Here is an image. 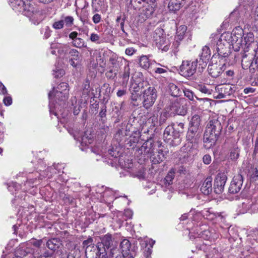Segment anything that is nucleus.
<instances>
[{
    "mask_svg": "<svg viewBox=\"0 0 258 258\" xmlns=\"http://www.w3.org/2000/svg\"><path fill=\"white\" fill-rule=\"evenodd\" d=\"M163 33V29L157 28L154 32V38L158 48L162 51H167L169 48L170 45L168 42L166 41Z\"/></svg>",
    "mask_w": 258,
    "mask_h": 258,
    "instance_id": "0eeeda50",
    "label": "nucleus"
},
{
    "mask_svg": "<svg viewBox=\"0 0 258 258\" xmlns=\"http://www.w3.org/2000/svg\"><path fill=\"white\" fill-rule=\"evenodd\" d=\"M108 71L105 73L106 77L109 80H114L117 77L118 69L115 68H108Z\"/></svg>",
    "mask_w": 258,
    "mask_h": 258,
    "instance_id": "cd10ccee",
    "label": "nucleus"
},
{
    "mask_svg": "<svg viewBox=\"0 0 258 258\" xmlns=\"http://www.w3.org/2000/svg\"><path fill=\"white\" fill-rule=\"evenodd\" d=\"M203 162L205 164H209L211 162V157L208 154L205 155L203 158Z\"/></svg>",
    "mask_w": 258,
    "mask_h": 258,
    "instance_id": "bf43d9fd",
    "label": "nucleus"
},
{
    "mask_svg": "<svg viewBox=\"0 0 258 258\" xmlns=\"http://www.w3.org/2000/svg\"><path fill=\"white\" fill-rule=\"evenodd\" d=\"M250 181L252 182L258 181V169L256 168H255L254 171L251 175Z\"/></svg>",
    "mask_w": 258,
    "mask_h": 258,
    "instance_id": "5fc2aeb1",
    "label": "nucleus"
},
{
    "mask_svg": "<svg viewBox=\"0 0 258 258\" xmlns=\"http://www.w3.org/2000/svg\"><path fill=\"white\" fill-rule=\"evenodd\" d=\"M253 151L252 153V157L253 159H256V156L258 154V144L254 143L253 145Z\"/></svg>",
    "mask_w": 258,
    "mask_h": 258,
    "instance_id": "4d7b16f0",
    "label": "nucleus"
},
{
    "mask_svg": "<svg viewBox=\"0 0 258 258\" xmlns=\"http://www.w3.org/2000/svg\"><path fill=\"white\" fill-rule=\"evenodd\" d=\"M254 42V36L253 33H248L244 36L241 40V45H245V46L248 47L251 43Z\"/></svg>",
    "mask_w": 258,
    "mask_h": 258,
    "instance_id": "bb28decb",
    "label": "nucleus"
},
{
    "mask_svg": "<svg viewBox=\"0 0 258 258\" xmlns=\"http://www.w3.org/2000/svg\"><path fill=\"white\" fill-rule=\"evenodd\" d=\"M227 180V176L225 173H219L217 175L213 185V189L216 194L223 192Z\"/></svg>",
    "mask_w": 258,
    "mask_h": 258,
    "instance_id": "f8f14e48",
    "label": "nucleus"
},
{
    "mask_svg": "<svg viewBox=\"0 0 258 258\" xmlns=\"http://www.w3.org/2000/svg\"><path fill=\"white\" fill-rule=\"evenodd\" d=\"M146 15L148 17L151 16L154 12V8L150 6H148V7L146 9Z\"/></svg>",
    "mask_w": 258,
    "mask_h": 258,
    "instance_id": "6e6d98bb",
    "label": "nucleus"
},
{
    "mask_svg": "<svg viewBox=\"0 0 258 258\" xmlns=\"http://www.w3.org/2000/svg\"><path fill=\"white\" fill-rule=\"evenodd\" d=\"M69 85L66 82L60 83L57 87L56 91H62L64 92L63 97L65 98L67 94H69Z\"/></svg>",
    "mask_w": 258,
    "mask_h": 258,
    "instance_id": "f704fd0d",
    "label": "nucleus"
},
{
    "mask_svg": "<svg viewBox=\"0 0 258 258\" xmlns=\"http://www.w3.org/2000/svg\"><path fill=\"white\" fill-rule=\"evenodd\" d=\"M184 131V123L183 122L167 126L164 132V141L171 146L179 145L181 143V136Z\"/></svg>",
    "mask_w": 258,
    "mask_h": 258,
    "instance_id": "f03ea898",
    "label": "nucleus"
},
{
    "mask_svg": "<svg viewBox=\"0 0 258 258\" xmlns=\"http://www.w3.org/2000/svg\"><path fill=\"white\" fill-rule=\"evenodd\" d=\"M243 182V177L240 174L234 176L228 188V191L232 194L238 193L241 189Z\"/></svg>",
    "mask_w": 258,
    "mask_h": 258,
    "instance_id": "4468645a",
    "label": "nucleus"
},
{
    "mask_svg": "<svg viewBox=\"0 0 258 258\" xmlns=\"http://www.w3.org/2000/svg\"><path fill=\"white\" fill-rule=\"evenodd\" d=\"M232 140L228 139L226 143L229 145L230 158L233 161H236L239 157L240 149L237 143L232 142Z\"/></svg>",
    "mask_w": 258,
    "mask_h": 258,
    "instance_id": "dca6fc26",
    "label": "nucleus"
},
{
    "mask_svg": "<svg viewBox=\"0 0 258 258\" xmlns=\"http://www.w3.org/2000/svg\"><path fill=\"white\" fill-rule=\"evenodd\" d=\"M198 89L203 93L208 94H211V90L207 88V87L205 85H199L198 87Z\"/></svg>",
    "mask_w": 258,
    "mask_h": 258,
    "instance_id": "3c124183",
    "label": "nucleus"
},
{
    "mask_svg": "<svg viewBox=\"0 0 258 258\" xmlns=\"http://www.w3.org/2000/svg\"><path fill=\"white\" fill-rule=\"evenodd\" d=\"M64 25L63 20H60L55 22L53 24V27L55 29H60L63 28Z\"/></svg>",
    "mask_w": 258,
    "mask_h": 258,
    "instance_id": "8fccbe9b",
    "label": "nucleus"
},
{
    "mask_svg": "<svg viewBox=\"0 0 258 258\" xmlns=\"http://www.w3.org/2000/svg\"><path fill=\"white\" fill-rule=\"evenodd\" d=\"M203 131L202 120L198 114L193 115L189 123L186 134V140L190 143H197L201 137Z\"/></svg>",
    "mask_w": 258,
    "mask_h": 258,
    "instance_id": "7ed1b4c3",
    "label": "nucleus"
},
{
    "mask_svg": "<svg viewBox=\"0 0 258 258\" xmlns=\"http://www.w3.org/2000/svg\"><path fill=\"white\" fill-rule=\"evenodd\" d=\"M208 60H202L200 59V60H198V66H199L198 68V72L200 73L202 72L204 69L207 67V62Z\"/></svg>",
    "mask_w": 258,
    "mask_h": 258,
    "instance_id": "58836bf2",
    "label": "nucleus"
},
{
    "mask_svg": "<svg viewBox=\"0 0 258 258\" xmlns=\"http://www.w3.org/2000/svg\"><path fill=\"white\" fill-rule=\"evenodd\" d=\"M61 245V241L57 238L50 239L46 242V246L53 251L57 250Z\"/></svg>",
    "mask_w": 258,
    "mask_h": 258,
    "instance_id": "4be33fe9",
    "label": "nucleus"
},
{
    "mask_svg": "<svg viewBox=\"0 0 258 258\" xmlns=\"http://www.w3.org/2000/svg\"><path fill=\"white\" fill-rule=\"evenodd\" d=\"M232 33H225L221 35L219 40H221L222 42H223V41H226L228 42L229 44H231L232 45Z\"/></svg>",
    "mask_w": 258,
    "mask_h": 258,
    "instance_id": "4c0bfd02",
    "label": "nucleus"
},
{
    "mask_svg": "<svg viewBox=\"0 0 258 258\" xmlns=\"http://www.w3.org/2000/svg\"><path fill=\"white\" fill-rule=\"evenodd\" d=\"M109 62L110 63V65L108 67L111 68H115V69H118L119 68V64L116 60L113 58H110L109 59Z\"/></svg>",
    "mask_w": 258,
    "mask_h": 258,
    "instance_id": "c03bdc74",
    "label": "nucleus"
},
{
    "mask_svg": "<svg viewBox=\"0 0 258 258\" xmlns=\"http://www.w3.org/2000/svg\"><path fill=\"white\" fill-rule=\"evenodd\" d=\"M184 96L188 98L190 100L194 101V93L189 89H185L183 91Z\"/></svg>",
    "mask_w": 258,
    "mask_h": 258,
    "instance_id": "37998d69",
    "label": "nucleus"
},
{
    "mask_svg": "<svg viewBox=\"0 0 258 258\" xmlns=\"http://www.w3.org/2000/svg\"><path fill=\"white\" fill-rule=\"evenodd\" d=\"M185 0H170L168 8L170 11L175 13L183 6Z\"/></svg>",
    "mask_w": 258,
    "mask_h": 258,
    "instance_id": "412c9836",
    "label": "nucleus"
},
{
    "mask_svg": "<svg viewBox=\"0 0 258 258\" xmlns=\"http://www.w3.org/2000/svg\"><path fill=\"white\" fill-rule=\"evenodd\" d=\"M137 133H140L137 127L134 126V125L132 123H128L127 124L125 133L126 136L136 134Z\"/></svg>",
    "mask_w": 258,
    "mask_h": 258,
    "instance_id": "473e14b6",
    "label": "nucleus"
},
{
    "mask_svg": "<svg viewBox=\"0 0 258 258\" xmlns=\"http://www.w3.org/2000/svg\"><path fill=\"white\" fill-rule=\"evenodd\" d=\"M231 44H229L228 42L226 41H223L222 42L221 40H218L217 42L216 49L217 53H215L212 57V61H214V58L218 57V58L220 59V61L223 60L224 62H225L226 58H227L231 53L230 46Z\"/></svg>",
    "mask_w": 258,
    "mask_h": 258,
    "instance_id": "20e7f679",
    "label": "nucleus"
},
{
    "mask_svg": "<svg viewBox=\"0 0 258 258\" xmlns=\"http://www.w3.org/2000/svg\"><path fill=\"white\" fill-rule=\"evenodd\" d=\"M64 92L59 91H56L54 96L60 101L64 102L68 98L69 94H67L66 98L63 97Z\"/></svg>",
    "mask_w": 258,
    "mask_h": 258,
    "instance_id": "a19ab883",
    "label": "nucleus"
},
{
    "mask_svg": "<svg viewBox=\"0 0 258 258\" xmlns=\"http://www.w3.org/2000/svg\"><path fill=\"white\" fill-rule=\"evenodd\" d=\"M0 93L3 95L7 94V89L1 82H0Z\"/></svg>",
    "mask_w": 258,
    "mask_h": 258,
    "instance_id": "338daca9",
    "label": "nucleus"
},
{
    "mask_svg": "<svg viewBox=\"0 0 258 258\" xmlns=\"http://www.w3.org/2000/svg\"><path fill=\"white\" fill-rule=\"evenodd\" d=\"M130 91L131 93H135V94H138L140 91H141V90L138 87L137 83H133L131 85Z\"/></svg>",
    "mask_w": 258,
    "mask_h": 258,
    "instance_id": "49530a36",
    "label": "nucleus"
},
{
    "mask_svg": "<svg viewBox=\"0 0 258 258\" xmlns=\"http://www.w3.org/2000/svg\"><path fill=\"white\" fill-rule=\"evenodd\" d=\"M186 30V27L184 25L180 26L179 28H177L176 34L177 36L178 37L179 39H181L182 38L183 35H184Z\"/></svg>",
    "mask_w": 258,
    "mask_h": 258,
    "instance_id": "79ce46f5",
    "label": "nucleus"
},
{
    "mask_svg": "<svg viewBox=\"0 0 258 258\" xmlns=\"http://www.w3.org/2000/svg\"><path fill=\"white\" fill-rule=\"evenodd\" d=\"M241 65L243 69H249L250 75L255 73L256 69H258V56L254 57L252 55L248 56L247 54H244L241 60Z\"/></svg>",
    "mask_w": 258,
    "mask_h": 258,
    "instance_id": "1a4fd4ad",
    "label": "nucleus"
},
{
    "mask_svg": "<svg viewBox=\"0 0 258 258\" xmlns=\"http://www.w3.org/2000/svg\"><path fill=\"white\" fill-rule=\"evenodd\" d=\"M10 1L14 9L22 11L23 7H25V9H27V5H25V1L23 0H10Z\"/></svg>",
    "mask_w": 258,
    "mask_h": 258,
    "instance_id": "393cba45",
    "label": "nucleus"
},
{
    "mask_svg": "<svg viewBox=\"0 0 258 258\" xmlns=\"http://www.w3.org/2000/svg\"><path fill=\"white\" fill-rule=\"evenodd\" d=\"M211 51L209 47L207 46H205L202 49V52L200 59L209 61Z\"/></svg>",
    "mask_w": 258,
    "mask_h": 258,
    "instance_id": "7c9ffc66",
    "label": "nucleus"
},
{
    "mask_svg": "<svg viewBox=\"0 0 258 258\" xmlns=\"http://www.w3.org/2000/svg\"><path fill=\"white\" fill-rule=\"evenodd\" d=\"M93 244V239L92 238H88L87 240H85L83 242V247H85V248H88Z\"/></svg>",
    "mask_w": 258,
    "mask_h": 258,
    "instance_id": "603ef678",
    "label": "nucleus"
},
{
    "mask_svg": "<svg viewBox=\"0 0 258 258\" xmlns=\"http://www.w3.org/2000/svg\"><path fill=\"white\" fill-rule=\"evenodd\" d=\"M30 242L31 244L34 246L35 247L39 248L42 244V240L41 239L36 240L35 239H31Z\"/></svg>",
    "mask_w": 258,
    "mask_h": 258,
    "instance_id": "864d4df0",
    "label": "nucleus"
},
{
    "mask_svg": "<svg viewBox=\"0 0 258 258\" xmlns=\"http://www.w3.org/2000/svg\"><path fill=\"white\" fill-rule=\"evenodd\" d=\"M187 105L186 100L180 98L171 103L170 109L175 114L184 116L187 111Z\"/></svg>",
    "mask_w": 258,
    "mask_h": 258,
    "instance_id": "6e6552de",
    "label": "nucleus"
},
{
    "mask_svg": "<svg viewBox=\"0 0 258 258\" xmlns=\"http://www.w3.org/2000/svg\"><path fill=\"white\" fill-rule=\"evenodd\" d=\"M223 129L221 122L217 119L210 120L208 123L203 136V141L208 147L214 146L220 137Z\"/></svg>",
    "mask_w": 258,
    "mask_h": 258,
    "instance_id": "f257e3e1",
    "label": "nucleus"
},
{
    "mask_svg": "<svg viewBox=\"0 0 258 258\" xmlns=\"http://www.w3.org/2000/svg\"><path fill=\"white\" fill-rule=\"evenodd\" d=\"M158 154H151L150 159L153 164H156L160 163L165 159V155L168 152L167 149H157Z\"/></svg>",
    "mask_w": 258,
    "mask_h": 258,
    "instance_id": "f3484780",
    "label": "nucleus"
},
{
    "mask_svg": "<svg viewBox=\"0 0 258 258\" xmlns=\"http://www.w3.org/2000/svg\"><path fill=\"white\" fill-rule=\"evenodd\" d=\"M64 74V71L63 70L60 69L58 70L57 71L55 72L53 74L55 78H58L60 77H62Z\"/></svg>",
    "mask_w": 258,
    "mask_h": 258,
    "instance_id": "052dcab7",
    "label": "nucleus"
},
{
    "mask_svg": "<svg viewBox=\"0 0 258 258\" xmlns=\"http://www.w3.org/2000/svg\"><path fill=\"white\" fill-rule=\"evenodd\" d=\"M139 64L140 67L142 68L145 70L148 69L150 66L149 58L146 55H143L141 56L139 60Z\"/></svg>",
    "mask_w": 258,
    "mask_h": 258,
    "instance_id": "c756f323",
    "label": "nucleus"
},
{
    "mask_svg": "<svg viewBox=\"0 0 258 258\" xmlns=\"http://www.w3.org/2000/svg\"><path fill=\"white\" fill-rule=\"evenodd\" d=\"M118 244L116 245L112 246L109 248L107 250H105L106 255H105L106 258H118L120 256V254H122V248L120 246L121 250L120 251L118 247ZM120 246V245H119Z\"/></svg>",
    "mask_w": 258,
    "mask_h": 258,
    "instance_id": "6ab92c4d",
    "label": "nucleus"
},
{
    "mask_svg": "<svg viewBox=\"0 0 258 258\" xmlns=\"http://www.w3.org/2000/svg\"><path fill=\"white\" fill-rule=\"evenodd\" d=\"M64 21L66 23V25L70 26L73 24L74 18L72 16H67L64 18Z\"/></svg>",
    "mask_w": 258,
    "mask_h": 258,
    "instance_id": "680f3d73",
    "label": "nucleus"
},
{
    "mask_svg": "<svg viewBox=\"0 0 258 258\" xmlns=\"http://www.w3.org/2000/svg\"><path fill=\"white\" fill-rule=\"evenodd\" d=\"M129 136L131 139L127 143V144L129 145L130 147L134 148L139 142L140 133H136V134H131Z\"/></svg>",
    "mask_w": 258,
    "mask_h": 258,
    "instance_id": "c85d7f7f",
    "label": "nucleus"
},
{
    "mask_svg": "<svg viewBox=\"0 0 258 258\" xmlns=\"http://www.w3.org/2000/svg\"><path fill=\"white\" fill-rule=\"evenodd\" d=\"M123 258H134L136 255V247L132 246L130 241L124 239L120 242Z\"/></svg>",
    "mask_w": 258,
    "mask_h": 258,
    "instance_id": "9b49d317",
    "label": "nucleus"
},
{
    "mask_svg": "<svg viewBox=\"0 0 258 258\" xmlns=\"http://www.w3.org/2000/svg\"><path fill=\"white\" fill-rule=\"evenodd\" d=\"M251 19V24L253 27H254L256 30H258V5L254 11L252 12Z\"/></svg>",
    "mask_w": 258,
    "mask_h": 258,
    "instance_id": "2f4dec72",
    "label": "nucleus"
},
{
    "mask_svg": "<svg viewBox=\"0 0 258 258\" xmlns=\"http://www.w3.org/2000/svg\"><path fill=\"white\" fill-rule=\"evenodd\" d=\"M72 44L74 47L78 48L87 47V45H85V42L81 38L75 39L74 41H72Z\"/></svg>",
    "mask_w": 258,
    "mask_h": 258,
    "instance_id": "e433bc0d",
    "label": "nucleus"
},
{
    "mask_svg": "<svg viewBox=\"0 0 258 258\" xmlns=\"http://www.w3.org/2000/svg\"><path fill=\"white\" fill-rule=\"evenodd\" d=\"M225 66V62L222 63H214L209 64L208 71L209 75L213 78L219 77L223 72V68Z\"/></svg>",
    "mask_w": 258,
    "mask_h": 258,
    "instance_id": "2eb2a0df",
    "label": "nucleus"
},
{
    "mask_svg": "<svg viewBox=\"0 0 258 258\" xmlns=\"http://www.w3.org/2000/svg\"><path fill=\"white\" fill-rule=\"evenodd\" d=\"M169 92L170 95L173 97H177L180 95L181 91L179 87L173 83H169Z\"/></svg>",
    "mask_w": 258,
    "mask_h": 258,
    "instance_id": "a878e982",
    "label": "nucleus"
},
{
    "mask_svg": "<svg viewBox=\"0 0 258 258\" xmlns=\"http://www.w3.org/2000/svg\"><path fill=\"white\" fill-rule=\"evenodd\" d=\"M83 90L84 94H89L90 91V81L88 78H86L83 85Z\"/></svg>",
    "mask_w": 258,
    "mask_h": 258,
    "instance_id": "ea45409f",
    "label": "nucleus"
},
{
    "mask_svg": "<svg viewBox=\"0 0 258 258\" xmlns=\"http://www.w3.org/2000/svg\"><path fill=\"white\" fill-rule=\"evenodd\" d=\"M99 239V245L106 250L118 244L115 238L109 233L100 236Z\"/></svg>",
    "mask_w": 258,
    "mask_h": 258,
    "instance_id": "ddd939ff",
    "label": "nucleus"
},
{
    "mask_svg": "<svg viewBox=\"0 0 258 258\" xmlns=\"http://www.w3.org/2000/svg\"><path fill=\"white\" fill-rule=\"evenodd\" d=\"M167 120V113L166 112H164L162 113L160 116L159 118V123L160 124H162L164 123Z\"/></svg>",
    "mask_w": 258,
    "mask_h": 258,
    "instance_id": "13d9d810",
    "label": "nucleus"
},
{
    "mask_svg": "<svg viewBox=\"0 0 258 258\" xmlns=\"http://www.w3.org/2000/svg\"><path fill=\"white\" fill-rule=\"evenodd\" d=\"M235 87L232 85L227 84L220 86L219 89V91H221L227 97L233 94L235 91Z\"/></svg>",
    "mask_w": 258,
    "mask_h": 258,
    "instance_id": "5701e85b",
    "label": "nucleus"
},
{
    "mask_svg": "<svg viewBox=\"0 0 258 258\" xmlns=\"http://www.w3.org/2000/svg\"><path fill=\"white\" fill-rule=\"evenodd\" d=\"M108 155L114 158H117L119 156V153L118 151L114 150L113 149H111L108 150Z\"/></svg>",
    "mask_w": 258,
    "mask_h": 258,
    "instance_id": "de8ad7c7",
    "label": "nucleus"
},
{
    "mask_svg": "<svg viewBox=\"0 0 258 258\" xmlns=\"http://www.w3.org/2000/svg\"><path fill=\"white\" fill-rule=\"evenodd\" d=\"M44 37L45 39H47L50 36V30L48 27L46 26L44 29Z\"/></svg>",
    "mask_w": 258,
    "mask_h": 258,
    "instance_id": "774afa93",
    "label": "nucleus"
},
{
    "mask_svg": "<svg viewBox=\"0 0 258 258\" xmlns=\"http://www.w3.org/2000/svg\"><path fill=\"white\" fill-rule=\"evenodd\" d=\"M139 150L141 151V153L152 154L155 150L154 141L150 138L143 144Z\"/></svg>",
    "mask_w": 258,
    "mask_h": 258,
    "instance_id": "a211bd4d",
    "label": "nucleus"
},
{
    "mask_svg": "<svg viewBox=\"0 0 258 258\" xmlns=\"http://www.w3.org/2000/svg\"><path fill=\"white\" fill-rule=\"evenodd\" d=\"M92 20L95 24H98L101 20V16L98 14H95L92 18Z\"/></svg>",
    "mask_w": 258,
    "mask_h": 258,
    "instance_id": "69168bd1",
    "label": "nucleus"
},
{
    "mask_svg": "<svg viewBox=\"0 0 258 258\" xmlns=\"http://www.w3.org/2000/svg\"><path fill=\"white\" fill-rule=\"evenodd\" d=\"M130 68L128 64H127L124 67L123 72L120 76V78L122 79L121 84L122 86L126 87L127 86L130 78Z\"/></svg>",
    "mask_w": 258,
    "mask_h": 258,
    "instance_id": "b1692460",
    "label": "nucleus"
},
{
    "mask_svg": "<svg viewBox=\"0 0 258 258\" xmlns=\"http://www.w3.org/2000/svg\"><path fill=\"white\" fill-rule=\"evenodd\" d=\"M198 67V59L191 61L183 60L180 67V74L185 78L194 75Z\"/></svg>",
    "mask_w": 258,
    "mask_h": 258,
    "instance_id": "423d86ee",
    "label": "nucleus"
},
{
    "mask_svg": "<svg viewBox=\"0 0 258 258\" xmlns=\"http://www.w3.org/2000/svg\"><path fill=\"white\" fill-rule=\"evenodd\" d=\"M143 106L148 109L154 104L157 98V91L154 87H149L143 92Z\"/></svg>",
    "mask_w": 258,
    "mask_h": 258,
    "instance_id": "39448f33",
    "label": "nucleus"
},
{
    "mask_svg": "<svg viewBox=\"0 0 258 258\" xmlns=\"http://www.w3.org/2000/svg\"><path fill=\"white\" fill-rule=\"evenodd\" d=\"M106 106L104 105L101 108L100 111L99 113V117H100L99 121L103 124H104L107 120L106 118Z\"/></svg>",
    "mask_w": 258,
    "mask_h": 258,
    "instance_id": "72a5a7b5",
    "label": "nucleus"
},
{
    "mask_svg": "<svg viewBox=\"0 0 258 258\" xmlns=\"http://www.w3.org/2000/svg\"><path fill=\"white\" fill-rule=\"evenodd\" d=\"M92 140L91 138H88V137L84 136L82 138L81 144L82 146H88L92 143Z\"/></svg>",
    "mask_w": 258,
    "mask_h": 258,
    "instance_id": "a18cd8bd",
    "label": "nucleus"
},
{
    "mask_svg": "<svg viewBox=\"0 0 258 258\" xmlns=\"http://www.w3.org/2000/svg\"><path fill=\"white\" fill-rule=\"evenodd\" d=\"M174 174L175 172L172 170H171L167 175L166 176V177L164 178V181L165 184L170 185L172 183V180L174 178Z\"/></svg>",
    "mask_w": 258,
    "mask_h": 258,
    "instance_id": "c9c22d12",
    "label": "nucleus"
},
{
    "mask_svg": "<svg viewBox=\"0 0 258 258\" xmlns=\"http://www.w3.org/2000/svg\"><path fill=\"white\" fill-rule=\"evenodd\" d=\"M3 101L6 105L9 106L12 104V99L10 96H6L4 98Z\"/></svg>",
    "mask_w": 258,
    "mask_h": 258,
    "instance_id": "0e129e2a",
    "label": "nucleus"
},
{
    "mask_svg": "<svg viewBox=\"0 0 258 258\" xmlns=\"http://www.w3.org/2000/svg\"><path fill=\"white\" fill-rule=\"evenodd\" d=\"M52 252H49L48 250H45L40 255V258H48L50 257L52 255Z\"/></svg>",
    "mask_w": 258,
    "mask_h": 258,
    "instance_id": "e2e57ef3",
    "label": "nucleus"
},
{
    "mask_svg": "<svg viewBox=\"0 0 258 258\" xmlns=\"http://www.w3.org/2000/svg\"><path fill=\"white\" fill-rule=\"evenodd\" d=\"M85 254L88 257L90 258H106L105 250L101 248L98 243L97 245L93 244L86 248Z\"/></svg>",
    "mask_w": 258,
    "mask_h": 258,
    "instance_id": "9d476101",
    "label": "nucleus"
},
{
    "mask_svg": "<svg viewBox=\"0 0 258 258\" xmlns=\"http://www.w3.org/2000/svg\"><path fill=\"white\" fill-rule=\"evenodd\" d=\"M212 178L208 177L201 187V191L205 195H209L212 190Z\"/></svg>",
    "mask_w": 258,
    "mask_h": 258,
    "instance_id": "aec40b11",
    "label": "nucleus"
},
{
    "mask_svg": "<svg viewBox=\"0 0 258 258\" xmlns=\"http://www.w3.org/2000/svg\"><path fill=\"white\" fill-rule=\"evenodd\" d=\"M69 53L71 55V56L74 57L73 59H75L76 60L79 59V52L77 49H72L70 51Z\"/></svg>",
    "mask_w": 258,
    "mask_h": 258,
    "instance_id": "09e8293b",
    "label": "nucleus"
}]
</instances>
